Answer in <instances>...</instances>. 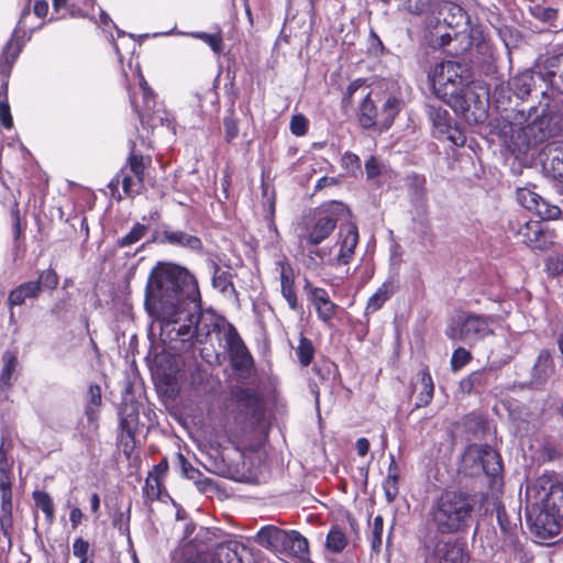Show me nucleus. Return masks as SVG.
Wrapping results in <instances>:
<instances>
[{
  "mask_svg": "<svg viewBox=\"0 0 563 563\" xmlns=\"http://www.w3.org/2000/svg\"><path fill=\"white\" fill-rule=\"evenodd\" d=\"M200 294L195 276L186 268L158 263L151 272L145 289V308L161 322L164 341L195 339L196 312H185L187 301L196 303Z\"/></svg>",
  "mask_w": 563,
  "mask_h": 563,
  "instance_id": "nucleus-1",
  "label": "nucleus"
},
{
  "mask_svg": "<svg viewBox=\"0 0 563 563\" xmlns=\"http://www.w3.org/2000/svg\"><path fill=\"white\" fill-rule=\"evenodd\" d=\"M89 542L84 540L82 538H77L73 543V552L74 555L81 560H89L88 551H89Z\"/></svg>",
  "mask_w": 563,
  "mask_h": 563,
  "instance_id": "nucleus-52",
  "label": "nucleus"
},
{
  "mask_svg": "<svg viewBox=\"0 0 563 563\" xmlns=\"http://www.w3.org/2000/svg\"><path fill=\"white\" fill-rule=\"evenodd\" d=\"M365 170L368 178H375L380 174V168L377 159L374 156H371L365 162Z\"/></svg>",
  "mask_w": 563,
  "mask_h": 563,
  "instance_id": "nucleus-57",
  "label": "nucleus"
},
{
  "mask_svg": "<svg viewBox=\"0 0 563 563\" xmlns=\"http://www.w3.org/2000/svg\"><path fill=\"white\" fill-rule=\"evenodd\" d=\"M558 18V11L552 8L541 9L540 19L544 22L552 23Z\"/></svg>",
  "mask_w": 563,
  "mask_h": 563,
  "instance_id": "nucleus-60",
  "label": "nucleus"
},
{
  "mask_svg": "<svg viewBox=\"0 0 563 563\" xmlns=\"http://www.w3.org/2000/svg\"><path fill=\"white\" fill-rule=\"evenodd\" d=\"M145 232V225L136 223L128 234L118 241V244L121 247L132 245L140 241L144 236Z\"/></svg>",
  "mask_w": 563,
  "mask_h": 563,
  "instance_id": "nucleus-41",
  "label": "nucleus"
},
{
  "mask_svg": "<svg viewBox=\"0 0 563 563\" xmlns=\"http://www.w3.org/2000/svg\"><path fill=\"white\" fill-rule=\"evenodd\" d=\"M120 429L119 443L122 446L123 453L130 455L134 449V428L132 421L129 418H121Z\"/></svg>",
  "mask_w": 563,
  "mask_h": 563,
  "instance_id": "nucleus-29",
  "label": "nucleus"
},
{
  "mask_svg": "<svg viewBox=\"0 0 563 563\" xmlns=\"http://www.w3.org/2000/svg\"><path fill=\"white\" fill-rule=\"evenodd\" d=\"M424 184H426L424 178H421V177H418V176L415 177L413 186H415V189H416V194L419 197H423L424 194H426Z\"/></svg>",
  "mask_w": 563,
  "mask_h": 563,
  "instance_id": "nucleus-64",
  "label": "nucleus"
},
{
  "mask_svg": "<svg viewBox=\"0 0 563 563\" xmlns=\"http://www.w3.org/2000/svg\"><path fill=\"white\" fill-rule=\"evenodd\" d=\"M551 158L545 168L554 179L563 183V142H556L550 148Z\"/></svg>",
  "mask_w": 563,
  "mask_h": 563,
  "instance_id": "nucleus-28",
  "label": "nucleus"
},
{
  "mask_svg": "<svg viewBox=\"0 0 563 563\" xmlns=\"http://www.w3.org/2000/svg\"><path fill=\"white\" fill-rule=\"evenodd\" d=\"M384 519L377 515L369 523L368 538L373 551L379 552L383 544Z\"/></svg>",
  "mask_w": 563,
  "mask_h": 563,
  "instance_id": "nucleus-33",
  "label": "nucleus"
},
{
  "mask_svg": "<svg viewBox=\"0 0 563 563\" xmlns=\"http://www.w3.org/2000/svg\"><path fill=\"white\" fill-rule=\"evenodd\" d=\"M255 541L261 547L287 558L303 560L309 552L308 541L299 532L286 531L275 526L262 528L257 532Z\"/></svg>",
  "mask_w": 563,
  "mask_h": 563,
  "instance_id": "nucleus-7",
  "label": "nucleus"
},
{
  "mask_svg": "<svg viewBox=\"0 0 563 563\" xmlns=\"http://www.w3.org/2000/svg\"><path fill=\"white\" fill-rule=\"evenodd\" d=\"M434 93L456 113L465 114L468 109L466 90L470 82L467 68L456 62L437 64L430 75Z\"/></svg>",
  "mask_w": 563,
  "mask_h": 563,
  "instance_id": "nucleus-4",
  "label": "nucleus"
},
{
  "mask_svg": "<svg viewBox=\"0 0 563 563\" xmlns=\"http://www.w3.org/2000/svg\"><path fill=\"white\" fill-rule=\"evenodd\" d=\"M554 371L552 357L548 351H542L532 368V378L534 384H543Z\"/></svg>",
  "mask_w": 563,
  "mask_h": 563,
  "instance_id": "nucleus-27",
  "label": "nucleus"
},
{
  "mask_svg": "<svg viewBox=\"0 0 563 563\" xmlns=\"http://www.w3.org/2000/svg\"><path fill=\"white\" fill-rule=\"evenodd\" d=\"M510 229L530 249L543 251L553 243L552 232L540 221L518 220L517 225L510 222Z\"/></svg>",
  "mask_w": 563,
  "mask_h": 563,
  "instance_id": "nucleus-16",
  "label": "nucleus"
},
{
  "mask_svg": "<svg viewBox=\"0 0 563 563\" xmlns=\"http://www.w3.org/2000/svg\"><path fill=\"white\" fill-rule=\"evenodd\" d=\"M81 518H82V512L79 508L71 509V511L69 514V520L71 522L73 528H76L80 523Z\"/></svg>",
  "mask_w": 563,
  "mask_h": 563,
  "instance_id": "nucleus-63",
  "label": "nucleus"
},
{
  "mask_svg": "<svg viewBox=\"0 0 563 563\" xmlns=\"http://www.w3.org/2000/svg\"><path fill=\"white\" fill-rule=\"evenodd\" d=\"M224 139L227 142H232L239 135L238 120L231 111L230 114L223 118Z\"/></svg>",
  "mask_w": 563,
  "mask_h": 563,
  "instance_id": "nucleus-43",
  "label": "nucleus"
},
{
  "mask_svg": "<svg viewBox=\"0 0 563 563\" xmlns=\"http://www.w3.org/2000/svg\"><path fill=\"white\" fill-rule=\"evenodd\" d=\"M102 404L101 388L90 385L86 395L85 417L87 422L81 424L80 433L86 439H92L99 430V408Z\"/></svg>",
  "mask_w": 563,
  "mask_h": 563,
  "instance_id": "nucleus-20",
  "label": "nucleus"
},
{
  "mask_svg": "<svg viewBox=\"0 0 563 563\" xmlns=\"http://www.w3.org/2000/svg\"><path fill=\"white\" fill-rule=\"evenodd\" d=\"M296 353L300 364L302 366H308L312 362L314 354L312 342L309 339L301 336L296 349Z\"/></svg>",
  "mask_w": 563,
  "mask_h": 563,
  "instance_id": "nucleus-37",
  "label": "nucleus"
},
{
  "mask_svg": "<svg viewBox=\"0 0 563 563\" xmlns=\"http://www.w3.org/2000/svg\"><path fill=\"white\" fill-rule=\"evenodd\" d=\"M532 81L533 77L530 73H522L514 77L510 81V85L518 97L525 98L531 92Z\"/></svg>",
  "mask_w": 563,
  "mask_h": 563,
  "instance_id": "nucleus-35",
  "label": "nucleus"
},
{
  "mask_svg": "<svg viewBox=\"0 0 563 563\" xmlns=\"http://www.w3.org/2000/svg\"><path fill=\"white\" fill-rule=\"evenodd\" d=\"M220 340L224 342L223 347L229 353L232 366L236 371L249 372L253 358L233 324L222 323Z\"/></svg>",
  "mask_w": 563,
  "mask_h": 563,
  "instance_id": "nucleus-12",
  "label": "nucleus"
},
{
  "mask_svg": "<svg viewBox=\"0 0 563 563\" xmlns=\"http://www.w3.org/2000/svg\"><path fill=\"white\" fill-rule=\"evenodd\" d=\"M358 238V229L355 223H341L335 244L339 249L336 255L330 256V252L327 249H318L314 254L330 266L340 267L349 265L354 258Z\"/></svg>",
  "mask_w": 563,
  "mask_h": 563,
  "instance_id": "nucleus-10",
  "label": "nucleus"
},
{
  "mask_svg": "<svg viewBox=\"0 0 563 563\" xmlns=\"http://www.w3.org/2000/svg\"><path fill=\"white\" fill-rule=\"evenodd\" d=\"M282 295L285 298V300L288 302V306L291 310L298 309V299L297 295L292 285L282 286L280 287Z\"/></svg>",
  "mask_w": 563,
  "mask_h": 563,
  "instance_id": "nucleus-54",
  "label": "nucleus"
},
{
  "mask_svg": "<svg viewBox=\"0 0 563 563\" xmlns=\"http://www.w3.org/2000/svg\"><path fill=\"white\" fill-rule=\"evenodd\" d=\"M34 12L40 18L45 16L48 12V3L46 1H36Z\"/></svg>",
  "mask_w": 563,
  "mask_h": 563,
  "instance_id": "nucleus-62",
  "label": "nucleus"
},
{
  "mask_svg": "<svg viewBox=\"0 0 563 563\" xmlns=\"http://www.w3.org/2000/svg\"><path fill=\"white\" fill-rule=\"evenodd\" d=\"M12 472V463L8 460L3 442L0 445V473Z\"/></svg>",
  "mask_w": 563,
  "mask_h": 563,
  "instance_id": "nucleus-59",
  "label": "nucleus"
},
{
  "mask_svg": "<svg viewBox=\"0 0 563 563\" xmlns=\"http://www.w3.org/2000/svg\"><path fill=\"white\" fill-rule=\"evenodd\" d=\"M545 271L550 276H558L563 273V257L551 255L545 261Z\"/></svg>",
  "mask_w": 563,
  "mask_h": 563,
  "instance_id": "nucleus-49",
  "label": "nucleus"
},
{
  "mask_svg": "<svg viewBox=\"0 0 563 563\" xmlns=\"http://www.w3.org/2000/svg\"><path fill=\"white\" fill-rule=\"evenodd\" d=\"M2 368L0 371V405L10 402V394L16 379L15 373L19 366L18 355L13 351H5L1 356Z\"/></svg>",
  "mask_w": 563,
  "mask_h": 563,
  "instance_id": "nucleus-21",
  "label": "nucleus"
},
{
  "mask_svg": "<svg viewBox=\"0 0 563 563\" xmlns=\"http://www.w3.org/2000/svg\"><path fill=\"white\" fill-rule=\"evenodd\" d=\"M383 488L387 500L389 503L394 501L398 495V476L395 473H391V467H389V473L384 481Z\"/></svg>",
  "mask_w": 563,
  "mask_h": 563,
  "instance_id": "nucleus-44",
  "label": "nucleus"
},
{
  "mask_svg": "<svg viewBox=\"0 0 563 563\" xmlns=\"http://www.w3.org/2000/svg\"><path fill=\"white\" fill-rule=\"evenodd\" d=\"M309 299L316 308L318 318L329 323L338 311V306L330 299L329 294L321 287H312L309 290Z\"/></svg>",
  "mask_w": 563,
  "mask_h": 563,
  "instance_id": "nucleus-22",
  "label": "nucleus"
},
{
  "mask_svg": "<svg viewBox=\"0 0 563 563\" xmlns=\"http://www.w3.org/2000/svg\"><path fill=\"white\" fill-rule=\"evenodd\" d=\"M0 493L2 510L10 512L12 508L11 472L0 473Z\"/></svg>",
  "mask_w": 563,
  "mask_h": 563,
  "instance_id": "nucleus-34",
  "label": "nucleus"
},
{
  "mask_svg": "<svg viewBox=\"0 0 563 563\" xmlns=\"http://www.w3.org/2000/svg\"><path fill=\"white\" fill-rule=\"evenodd\" d=\"M179 461L181 464L183 473L187 478L195 479L197 475H200V472L191 466L183 455H179Z\"/></svg>",
  "mask_w": 563,
  "mask_h": 563,
  "instance_id": "nucleus-58",
  "label": "nucleus"
},
{
  "mask_svg": "<svg viewBox=\"0 0 563 563\" xmlns=\"http://www.w3.org/2000/svg\"><path fill=\"white\" fill-rule=\"evenodd\" d=\"M492 316H478L465 311L456 312L451 317L445 334L454 341H463L472 344L493 333Z\"/></svg>",
  "mask_w": 563,
  "mask_h": 563,
  "instance_id": "nucleus-8",
  "label": "nucleus"
},
{
  "mask_svg": "<svg viewBox=\"0 0 563 563\" xmlns=\"http://www.w3.org/2000/svg\"><path fill=\"white\" fill-rule=\"evenodd\" d=\"M558 64V71H549L545 74V79L550 86L558 92L563 93V53L555 57Z\"/></svg>",
  "mask_w": 563,
  "mask_h": 563,
  "instance_id": "nucleus-38",
  "label": "nucleus"
},
{
  "mask_svg": "<svg viewBox=\"0 0 563 563\" xmlns=\"http://www.w3.org/2000/svg\"><path fill=\"white\" fill-rule=\"evenodd\" d=\"M144 157L136 152L135 143L131 142L126 166L119 172L122 189L126 197L140 194L144 183Z\"/></svg>",
  "mask_w": 563,
  "mask_h": 563,
  "instance_id": "nucleus-14",
  "label": "nucleus"
},
{
  "mask_svg": "<svg viewBox=\"0 0 563 563\" xmlns=\"http://www.w3.org/2000/svg\"><path fill=\"white\" fill-rule=\"evenodd\" d=\"M497 521L503 534V544L500 549L518 550L520 544L518 536L521 528V519L516 511L508 512L500 503L495 504Z\"/></svg>",
  "mask_w": 563,
  "mask_h": 563,
  "instance_id": "nucleus-18",
  "label": "nucleus"
},
{
  "mask_svg": "<svg viewBox=\"0 0 563 563\" xmlns=\"http://www.w3.org/2000/svg\"><path fill=\"white\" fill-rule=\"evenodd\" d=\"M426 563H468L470 556L457 540L437 539L426 544Z\"/></svg>",
  "mask_w": 563,
  "mask_h": 563,
  "instance_id": "nucleus-13",
  "label": "nucleus"
},
{
  "mask_svg": "<svg viewBox=\"0 0 563 563\" xmlns=\"http://www.w3.org/2000/svg\"><path fill=\"white\" fill-rule=\"evenodd\" d=\"M476 497L463 490L448 489L429 510V522L440 536L466 532L475 518Z\"/></svg>",
  "mask_w": 563,
  "mask_h": 563,
  "instance_id": "nucleus-3",
  "label": "nucleus"
},
{
  "mask_svg": "<svg viewBox=\"0 0 563 563\" xmlns=\"http://www.w3.org/2000/svg\"><path fill=\"white\" fill-rule=\"evenodd\" d=\"M197 323H195V330L197 329V332H195V340L197 342L202 343L205 339L212 332H218V335L220 336V329L222 328V324H218L216 322H206V319L200 313L196 312Z\"/></svg>",
  "mask_w": 563,
  "mask_h": 563,
  "instance_id": "nucleus-32",
  "label": "nucleus"
},
{
  "mask_svg": "<svg viewBox=\"0 0 563 563\" xmlns=\"http://www.w3.org/2000/svg\"><path fill=\"white\" fill-rule=\"evenodd\" d=\"M471 353L459 347L453 352L451 358V367L454 372L460 371L463 366H465L471 361Z\"/></svg>",
  "mask_w": 563,
  "mask_h": 563,
  "instance_id": "nucleus-46",
  "label": "nucleus"
},
{
  "mask_svg": "<svg viewBox=\"0 0 563 563\" xmlns=\"http://www.w3.org/2000/svg\"><path fill=\"white\" fill-rule=\"evenodd\" d=\"M58 275L56 274V272L54 269H46V271H43L41 274H40V277H38V280H36L37 283H40V290L43 288H46V289H55L58 285Z\"/></svg>",
  "mask_w": 563,
  "mask_h": 563,
  "instance_id": "nucleus-45",
  "label": "nucleus"
},
{
  "mask_svg": "<svg viewBox=\"0 0 563 563\" xmlns=\"http://www.w3.org/2000/svg\"><path fill=\"white\" fill-rule=\"evenodd\" d=\"M356 450L360 456H365L369 450V442L365 438H360L356 441Z\"/></svg>",
  "mask_w": 563,
  "mask_h": 563,
  "instance_id": "nucleus-61",
  "label": "nucleus"
},
{
  "mask_svg": "<svg viewBox=\"0 0 563 563\" xmlns=\"http://www.w3.org/2000/svg\"><path fill=\"white\" fill-rule=\"evenodd\" d=\"M482 373L473 372L470 376L461 382V387L464 390L471 391L475 385H479L482 383Z\"/></svg>",
  "mask_w": 563,
  "mask_h": 563,
  "instance_id": "nucleus-56",
  "label": "nucleus"
},
{
  "mask_svg": "<svg viewBox=\"0 0 563 563\" xmlns=\"http://www.w3.org/2000/svg\"><path fill=\"white\" fill-rule=\"evenodd\" d=\"M347 544L346 537L341 528L333 527L327 536L325 545L327 549L338 553L341 552Z\"/></svg>",
  "mask_w": 563,
  "mask_h": 563,
  "instance_id": "nucleus-36",
  "label": "nucleus"
},
{
  "mask_svg": "<svg viewBox=\"0 0 563 563\" xmlns=\"http://www.w3.org/2000/svg\"><path fill=\"white\" fill-rule=\"evenodd\" d=\"M399 111V100L395 97H388L378 112L374 101L371 99V92H366L360 107L358 121L365 129L379 125L387 130Z\"/></svg>",
  "mask_w": 563,
  "mask_h": 563,
  "instance_id": "nucleus-11",
  "label": "nucleus"
},
{
  "mask_svg": "<svg viewBox=\"0 0 563 563\" xmlns=\"http://www.w3.org/2000/svg\"><path fill=\"white\" fill-rule=\"evenodd\" d=\"M191 36L203 41L206 44H208L211 47V49L216 54H220L222 52V48H223L222 47V37L219 33L209 34V33H205V32H198V33H192Z\"/></svg>",
  "mask_w": 563,
  "mask_h": 563,
  "instance_id": "nucleus-42",
  "label": "nucleus"
},
{
  "mask_svg": "<svg viewBox=\"0 0 563 563\" xmlns=\"http://www.w3.org/2000/svg\"><path fill=\"white\" fill-rule=\"evenodd\" d=\"M0 121L5 129H11L13 126V120L7 100L0 101Z\"/></svg>",
  "mask_w": 563,
  "mask_h": 563,
  "instance_id": "nucleus-55",
  "label": "nucleus"
},
{
  "mask_svg": "<svg viewBox=\"0 0 563 563\" xmlns=\"http://www.w3.org/2000/svg\"><path fill=\"white\" fill-rule=\"evenodd\" d=\"M420 391L417 397V407L427 406L433 398L434 385L431 375L428 372L420 373Z\"/></svg>",
  "mask_w": 563,
  "mask_h": 563,
  "instance_id": "nucleus-30",
  "label": "nucleus"
},
{
  "mask_svg": "<svg viewBox=\"0 0 563 563\" xmlns=\"http://www.w3.org/2000/svg\"><path fill=\"white\" fill-rule=\"evenodd\" d=\"M342 167L351 175L356 176L357 174L362 173L361 167V159L360 157L351 152H346L343 154L342 159Z\"/></svg>",
  "mask_w": 563,
  "mask_h": 563,
  "instance_id": "nucleus-40",
  "label": "nucleus"
},
{
  "mask_svg": "<svg viewBox=\"0 0 563 563\" xmlns=\"http://www.w3.org/2000/svg\"><path fill=\"white\" fill-rule=\"evenodd\" d=\"M32 497L35 506L45 514L47 522L52 523L54 520V504L49 494L44 490H35Z\"/></svg>",
  "mask_w": 563,
  "mask_h": 563,
  "instance_id": "nucleus-31",
  "label": "nucleus"
},
{
  "mask_svg": "<svg viewBox=\"0 0 563 563\" xmlns=\"http://www.w3.org/2000/svg\"><path fill=\"white\" fill-rule=\"evenodd\" d=\"M427 114L433 128V135L440 141H449L455 146H463L465 135L453 123L450 113L441 107L427 106Z\"/></svg>",
  "mask_w": 563,
  "mask_h": 563,
  "instance_id": "nucleus-15",
  "label": "nucleus"
},
{
  "mask_svg": "<svg viewBox=\"0 0 563 563\" xmlns=\"http://www.w3.org/2000/svg\"><path fill=\"white\" fill-rule=\"evenodd\" d=\"M432 0H405V9L413 14H422L431 8Z\"/></svg>",
  "mask_w": 563,
  "mask_h": 563,
  "instance_id": "nucleus-48",
  "label": "nucleus"
},
{
  "mask_svg": "<svg viewBox=\"0 0 563 563\" xmlns=\"http://www.w3.org/2000/svg\"><path fill=\"white\" fill-rule=\"evenodd\" d=\"M307 119L303 115H294L290 121V130L295 135L301 136L307 132Z\"/></svg>",
  "mask_w": 563,
  "mask_h": 563,
  "instance_id": "nucleus-53",
  "label": "nucleus"
},
{
  "mask_svg": "<svg viewBox=\"0 0 563 563\" xmlns=\"http://www.w3.org/2000/svg\"><path fill=\"white\" fill-rule=\"evenodd\" d=\"M144 493L148 499H157L161 495L159 482L156 476L150 475L145 481Z\"/></svg>",
  "mask_w": 563,
  "mask_h": 563,
  "instance_id": "nucleus-50",
  "label": "nucleus"
},
{
  "mask_svg": "<svg viewBox=\"0 0 563 563\" xmlns=\"http://www.w3.org/2000/svg\"><path fill=\"white\" fill-rule=\"evenodd\" d=\"M396 290L395 280L389 278L385 280L378 289L368 298L365 308V314H372L378 311L384 303L394 295Z\"/></svg>",
  "mask_w": 563,
  "mask_h": 563,
  "instance_id": "nucleus-25",
  "label": "nucleus"
},
{
  "mask_svg": "<svg viewBox=\"0 0 563 563\" xmlns=\"http://www.w3.org/2000/svg\"><path fill=\"white\" fill-rule=\"evenodd\" d=\"M162 241L174 246H180L190 251L202 249L201 240L180 230H165L162 233Z\"/></svg>",
  "mask_w": 563,
  "mask_h": 563,
  "instance_id": "nucleus-24",
  "label": "nucleus"
},
{
  "mask_svg": "<svg viewBox=\"0 0 563 563\" xmlns=\"http://www.w3.org/2000/svg\"><path fill=\"white\" fill-rule=\"evenodd\" d=\"M212 286L225 297L238 300V291L233 285V274L230 268H221L212 263Z\"/></svg>",
  "mask_w": 563,
  "mask_h": 563,
  "instance_id": "nucleus-23",
  "label": "nucleus"
},
{
  "mask_svg": "<svg viewBox=\"0 0 563 563\" xmlns=\"http://www.w3.org/2000/svg\"><path fill=\"white\" fill-rule=\"evenodd\" d=\"M503 133L508 137L509 147L514 152L525 153L549 137V119L537 114L527 118L523 111H518L512 121L503 128Z\"/></svg>",
  "mask_w": 563,
  "mask_h": 563,
  "instance_id": "nucleus-5",
  "label": "nucleus"
},
{
  "mask_svg": "<svg viewBox=\"0 0 563 563\" xmlns=\"http://www.w3.org/2000/svg\"><path fill=\"white\" fill-rule=\"evenodd\" d=\"M461 470L465 475L477 476L482 473L495 477L501 471L499 454L487 444H471L462 455Z\"/></svg>",
  "mask_w": 563,
  "mask_h": 563,
  "instance_id": "nucleus-9",
  "label": "nucleus"
},
{
  "mask_svg": "<svg viewBox=\"0 0 563 563\" xmlns=\"http://www.w3.org/2000/svg\"><path fill=\"white\" fill-rule=\"evenodd\" d=\"M140 86L143 92V98L145 102V109L143 111L139 110L137 104L134 100H132V106L137 111L141 123L147 124L151 128H157V126H166L173 134H175V124L172 119L167 117L165 111H157L155 113H151L155 101H154V93L152 89L147 86V82L145 81L144 77L140 75Z\"/></svg>",
  "mask_w": 563,
  "mask_h": 563,
  "instance_id": "nucleus-17",
  "label": "nucleus"
},
{
  "mask_svg": "<svg viewBox=\"0 0 563 563\" xmlns=\"http://www.w3.org/2000/svg\"><path fill=\"white\" fill-rule=\"evenodd\" d=\"M218 563H241L236 551L230 547H222L218 552Z\"/></svg>",
  "mask_w": 563,
  "mask_h": 563,
  "instance_id": "nucleus-51",
  "label": "nucleus"
},
{
  "mask_svg": "<svg viewBox=\"0 0 563 563\" xmlns=\"http://www.w3.org/2000/svg\"><path fill=\"white\" fill-rule=\"evenodd\" d=\"M350 217L351 211L343 202L332 200L323 203L311 222L306 225L300 240L308 245L317 246L332 234L339 222H351Z\"/></svg>",
  "mask_w": 563,
  "mask_h": 563,
  "instance_id": "nucleus-6",
  "label": "nucleus"
},
{
  "mask_svg": "<svg viewBox=\"0 0 563 563\" xmlns=\"http://www.w3.org/2000/svg\"><path fill=\"white\" fill-rule=\"evenodd\" d=\"M526 518L541 538H553L563 520V483L555 474H543L526 488Z\"/></svg>",
  "mask_w": 563,
  "mask_h": 563,
  "instance_id": "nucleus-2",
  "label": "nucleus"
},
{
  "mask_svg": "<svg viewBox=\"0 0 563 563\" xmlns=\"http://www.w3.org/2000/svg\"><path fill=\"white\" fill-rule=\"evenodd\" d=\"M280 287L294 284V269L287 261H278Z\"/></svg>",
  "mask_w": 563,
  "mask_h": 563,
  "instance_id": "nucleus-47",
  "label": "nucleus"
},
{
  "mask_svg": "<svg viewBox=\"0 0 563 563\" xmlns=\"http://www.w3.org/2000/svg\"><path fill=\"white\" fill-rule=\"evenodd\" d=\"M21 48H22V45L18 41H14L13 38H11L3 48V52L1 55V63H4L8 66H11L18 58V56L21 52Z\"/></svg>",
  "mask_w": 563,
  "mask_h": 563,
  "instance_id": "nucleus-39",
  "label": "nucleus"
},
{
  "mask_svg": "<svg viewBox=\"0 0 563 563\" xmlns=\"http://www.w3.org/2000/svg\"><path fill=\"white\" fill-rule=\"evenodd\" d=\"M516 198L523 208L534 212L543 220H555L561 214V209L558 206L551 205L531 188H519Z\"/></svg>",
  "mask_w": 563,
  "mask_h": 563,
  "instance_id": "nucleus-19",
  "label": "nucleus"
},
{
  "mask_svg": "<svg viewBox=\"0 0 563 563\" xmlns=\"http://www.w3.org/2000/svg\"><path fill=\"white\" fill-rule=\"evenodd\" d=\"M38 294L40 283L30 280L13 289L10 292L8 300L10 306H21L26 301V299L36 298Z\"/></svg>",
  "mask_w": 563,
  "mask_h": 563,
  "instance_id": "nucleus-26",
  "label": "nucleus"
}]
</instances>
